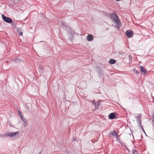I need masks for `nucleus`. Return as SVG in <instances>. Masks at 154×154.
<instances>
[{"mask_svg": "<svg viewBox=\"0 0 154 154\" xmlns=\"http://www.w3.org/2000/svg\"><path fill=\"white\" fill-rule=\"evenodd\" d=\"M110 135H112L113 137L115 136L117 138H118V135L116 131H114L110 133Z\"/></svg>", "mask_w": 154, "mask_h": 154, "instance_id": "8", "label": "nucleus"}, {"mask_svg": "<svg viewBox=\"0 0 154 154\" xmlns=\"http://www.w3.org/2000/svg\"><path fill=\"white\" fill-rule=\"evenodd\" d=\"M126 35L127 36L129 37H131L132 36V34L133 32L130 30H128L127 31L126 33Z\"/></svg>", "mask_w": 154, "mask_h": 154, "instance_id": "3", "label": "nucleus"}, {"mask_svg": "<svg viewBox=\"0 0 154 154\" xmlns=\"http://www.w3.org/2000/svg\"><path fill=\"white\" fill-rule=\"evenodd\" d=\"M108 117L110 119H114L116 118L115 114L114 113H111L109 114Z\"/></svg>", "mask_w": 154, "mask_h": 154, "instance_id": "6", "label": "nucleus"}, {"mask_svg": "<svg viewBox=\"0 0 154 154\" xmlns=\"http://www.w3.org/2000/svg\"><path fill=\"white\" fill-rule=\"evenodd\" d=\"M60 26L65 28H66L69 26V25L67 23H66L65 22L63 21H62L61 23Z\"/></svg>", "mask_w": 154, "mask_h": 154, "instance_id": "9", "label": "nucleus"}, {"mask_svg": "<svg viewBox=\"0 0 154 154\" xmlns=\"http://www.w3.org/2000/svg\"><path fill=\"white\" fill-rule=\"evenodd\" d=\"M114 23L116 24V27L119 28L120 27L121 22L119 20H118L114 22Z\"/></svg>", "mask_w": 154, "mask_h": 154, "instance_id": "4", "label": "nucleus"}, {"mask_svg": "<svg viewBox=\"0 0 154 154\" xmlns=\"http://www.w3.org/2000/svg\"><path fill=\"white\" fill-rule=\"evenodd\" d=\"M18 113L19 115L20 116L21 118L23 117V114L20 111H18Z\"/></svg>", "mask_w": 154, "mask_h": 154, "instance_id": "15", "label": "nucleus"}, {"mask_svg": "<svg viewBox=\"0 0 154 154\" xmlns=\"http://www.w3.org/2000/svg\"><path fill=\"white\" fill-rule=\"evenodd\" d=\"M2 18L4 21L8 23H10L12 22V19L8 17H5L4 14L2 15Z\"/></svg>", "mask_w": 154, "mask_h": 154, "instance_id": "2", "label": "nucleus"}, {"mask_svg": "<svg viewBox=\"0 0 154 154\" xmlns=\"http://www.w3.org/2000/svg\"><path fill=\"white\" fill-rule=\"evenodd\" d=\"M133 70L134 71V72L135 73H136L137 74H138L139 71L137 70H136V69L135 68Z\"/></svg>", "mask_w": 154, "mask_h": 154, "instance_id": "17", "label": "nucleus"}, {"mask_svg": "<svg viewBox=\"0 0 154 154\" xmlns=\"http://www.w3.org/2000/svg\"><path fill=\"white\" fill-rule=\"evenodd\" d=\"M139 126H140V128H142V129L143 130V131H144V130L143 129V126L141 125V122H140L139 123Z\"/></svg>", "mask_w": 154, "mask_h": 154, "instance_id": "16", "label": "nucleus"}, {"mask_svg": "<svg viewBox=\"0 0 154 154\" xmlns=\"http://www.w3.org/2000/svg\"><path fill=\"white\" fill-rule=\"evenodd\" d=\"M140 68L141 72H143L144 74H146L147 71L143 66H140Z\"/></svg>", "mask_w": 154, "mask_h": 154, "instance_id": "12", "label": "nucleus"}, {"mask_svg": "<svg viewBox=\"0 0 154 154\" xmlns=\"http://www.w3.org/2000/svg\"><path fill=\"white\" fill-rule=\"evenodd\" d=\"M21 119L22 121L24 123V124H23L24 126L25 127L26 126L27 124V120L25 118H23V117L21 118Z\"/></svg>", "mask_w": 154, "mask_h": 154, "instance_id": "11", "label": "nucleus"}, {"mask_svg": "<svg viewBox=\"0 0 154 154\" xmlns=\"http://www.w3.org/2000/svg\"><path fill=\"white\" fill-rule=\"evenodd\" d=\"M87 39L88 41H91L93 40V36L92 35L89 34L88 35Z\"/></svg>", "mask_w": 154, "mask_h": 154, "instance_id": "5", "label": "nucleus"}, {"mask_svg": "<svg viewBox=\"0 0 154 154\" xmlns=\"http://www.w3.org/2000/svg\"><path fill=\"white\" fill-rule=\"evenodd\" d=\"M116 61L114 59H111L109 60V63L111 64H114L116 63Z\"/></svg>", "mask_w": 154, "mask_h": 154, "instance_id": "13", "label": "nucleus"}, {"mask_svg": "<svg viewBox=\"0 0 154 154\" xmlns=\"http://www.w3.org/2000/svg\"><path fill=\"white\" fill-rule=\"evenodd\" d=\"M23 33L22 32H21L19 33V35L21 36H22L23 35Z\"/></svg>", "mask_w": 154, "mask_h": 154, "instance_id": "21", "label": "nucleus"}, {"mask_svg": "<svg viewBox=\"0 0 154 154\" xmlns=\"http://www.w3.org/2000/svg\"><path fill=\"white\" fill-rule=\"evenodd\" d=\"M116 1H120L121 0H116Z\"/></svg>", "mask_w": 154, "mask_h": 154, "instance_id": "24", "label": "nucleus"}, {"mask_svg": "<svg viewBox=\"0 0 154 154\" xmlns=\"http://www.w3.org/2000/svg\"><path fill=\"white\" fill-rule=\"evenodd\" d=\"M43 70L44 69L42 66L41 65H39L38 68V71L39 73H42Z\"/></svg>", "mask_w": 154, "mask_h": 154, "instance_id": "7", "label": "nucleus"}, {"mask_svg": "<svg viewBox=\"0 0 154 154\" xmlns=\"http://www.w3.org/2000/svg\"><path fill=\"white\" fill-rule=\"evenodd\" d=\"M16 135H19V133L18 131L12 132H7L5 135V137L8 136L11 138L15 136Z\"/></svg>", "mask_w": 154, "mask_h": 154, "instance_id": "1", "label": "nucleus"}, {"mask_svg": "<svg viewBox=\"0 0 154 154\" xmlns=\"http://www.w3.org/2000/svg\"><path fill=\"white\" fill-rule=\"evenodd\" d=\"M69 36H72L73 35V33H71V32L69 33Z\"/></svg>", "mask_w": 154, "mask_h": 154, "instance_id": "19", "label": "nucleus"}, {"mask_svg": "<svg viewBox=\"0 0 154 154\" xmlns=\"http://www.w3.org/2000/svg\"><path fill=\"white\" fill-rule=\"evenodd\" d=\"M19 59H16V61L17 62V61H18V60Z\"/></svg>", "mask_w": 154, "mask_h": 154, "instance_id": "23", "label": "nucleus"}, {"mask_svg": "<svg viewBox=\"0 0 154 154\" xmlns=\"http://www.w3.org/2000/svg\"><path fill=\"white\" fill-rule=\"evenodd\" d=\"M129 58H131L132 57V56L131 55H129Z\"/></svg>", "mask_w": 154, "mask_h": 154, "instance_id": "22", "label": "nucleus"}, {"mask_svg": "<svg viewBox=\"0 0 154 154\" xmlns=\"http://www.w3.org/2000/svg\"><path fill=\"white\" fill-rule=\"evenodd\" d=\"M93 104L96 107L98 106L99 105V102H93V101H92Z\"/></svg>", "mask_w": 154, "mask_h": 154, "instance_id": "14", "label": "nucleus"}, {"mask_svg": "<svg viewBox=\"0 0 154 154\" xmlns=\"http://www.w3.org/2000/svg\"><path fill=\"white\" fill-rule=\"evenodd\" d=\"M75 140V139H74L73 140Z\"/></svg>", "mask_w": 154, "mask_h": 154, "instance_id": "25", "label": "nucleus"}, {"mask_svg": "<svg viewBox=\"0 0 154 154\" xmlns=\"http://www.w3.org/2000/svg\"><path fill=\"white\" fill-rule=\"evenodd\" d=\"M133 154H138L137 151L136 150H134L133 152Z\"/></svg>", "mask_w": 154, "mask_h": 154, "instance_id": "18", "label": "nucleus"}, {"mask_svg": "<svg viewBox=\"0 0 154 154\" xmlns=\"http://www.w3.org/2000/svg\"><path fill=\"white\" fill-rule=\"evenodd\" d=\"M111 17L112 20H115L118 17L117 15L115 13H112V14Z\"/></svg>", "mask_w": 154, "mask_h": 154, "instance_id": "10", "label": "nucleus"}, {"mask_svg": "<svg viewBox=\"0 0 154 154\" xmlns=\"http://www.w3.org/2000/svg\"><path fill=\"white\" fill-rule=\"evenodd\" d=\"M118 20H119V18L118 17V18L116 19L115 20H112L114 22V21H116V20L118 21Z\"/></svg>", "mask_w": 154, "mask_h": 154, "instance_id": "20", "label": "nucleus"}]
</instances>
